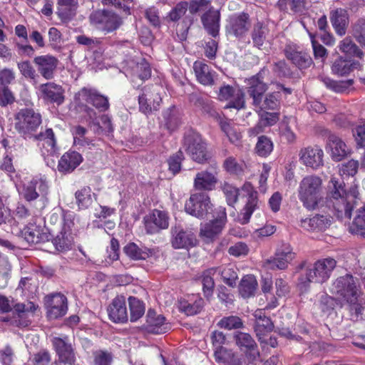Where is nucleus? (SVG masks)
<instances>
[{
    "label": "nucleus",
    "mask_w": 365,
    "mask_h": 365,
    "mask_svg": "<svg viewBox=\"0 0 365 365\" xmlns=\"http://www.w3.org/2000/svg\"><path fill=\"white\" fill-rule=\"evenodd\" d=\"M353 34L357 41L365 47V19H359L354 24Z\"/></svg>",
    "instance_id": "61"
},
{
    "label": "nucleus",
    "mask_w": 365,
    "mask_h": 365,
    "mask_svg": "<svg viewBox=\"0 0 365 365\" xmlns=\"http://www.w3.org/2000/svg\"><path fill=\"white\" fill-rule=\"evenodd\" d=\"M328 206L336 212L339 218L350 219L353 205L344 189V182L336 177H332L328 185Z\"/></svg>",
    "instance_id": "3"
},
{
    "label": "nucleus",
    "mask_w": 365,
    "mask_h": 365,
    "mask_svg": "<svg viewBox=\"0 0 365 365\" xmlns=\"http://www.w3.org/2000/svg\"><path fill=\"white\" fill-rule=\"evenodd\" d=\"M48 193V185L46 179L42 178H34L29 182L24 183L21 195L25 200L31 202L41 196L46 199Z\"/></svg>",
    "instance_id": "14"
},
{
    "label": "nucleus",
    "mask_w": 365,
    "mask_h": 365,
    "mask_svg": "<svg viewBox=\"0 0 365 365\" xmlns=\"http://www.w3.org/2000/svg\"><path fill=\"white\" fill-rule=\"evenodd\" d=\"M52 344L61 362L72 365L76 360L71 344L67 336L53 337Z\"/></svg>",
    "instance_id": "20"
},
{
    "label": "nucleus",
    "mask_w": 365,
    "mask_h": 365,
    "mask_svg": "<svg viewBox=\"0 0 365 365\" xmlns=\"http://www.w3.org/2000/svg\"><path fill=\"white\" fill-rule=\"evenodd\" d=\"M128 303L130 312V321L135 322L139 319L145 313L143 303L135 297L128 298Z\"/></svg>",
    "instance_id": "50"
},
{
    "label": "nucleus",
    "mask_w": 365,
    "mask_h": 365,
    "mask_svg": "<svg viewBox=\"0 0 365 365\" xmlns=\"http://www.w3.org/2000/svg\"><path fill=\"white\" fill-rule=\"evenodd\" d=\"M171 244L175 249H188L197 244L195 234L190 230H185L179 226L171 229Z\"/></svg>",
    "instance_id": "18"
},
{
    "label": "nucleus",
    "mask_w": 365,
    "mask_h": 365,
    "mask_svg": "<svg viewBox=\"0 0 365 365\" xmlns=\"http://www.w3.org/2000/svg\"><path fill=\"white\" fill-rule=\"evenodd\" d=\"M190 101L194 106L199 108L202 113L213 118H217L219 113L215 108L212 101L208 98H204L197 95L191 96Z\"/></svg>",
    "instance_id": "39"
},
{
    "label": "nucleus",
    "mask_w": 365,
    "mask_h": 365,
    "mask_svg": "<svg viewBox=\"0 0 365 365\" xmlns=\"http://www.w3.org/2000/svg\"><path fill=\"white\" fill-rule=\"evenodd\" d=\"M330 21L339 36H342L346 34L349 25V15L346 10L339 8L332 11L330 14Z\"/></svg>",
    "instance_id": "37"
},
{
    "label": "nucleus",
    "mask_w": 365,
    "mask_h": 365,
    "mask_svg": "<svg viewBox=\"0 0 365 365\" xmlns=\"http://www.w3.org/2000/svg\"><path fill=\"white\" fill-rule=\"evenodd\" d=\"M217 325L221 328L230 330L242 327V322L240 318L237 316H230L223 317L218 322Z\"/></svg>",
    "instance_id": "59"
},
{
    "label": "nucleus",
    "mask_w": 365,
    "mask_h": 365,
    "mask_svg": "<svg viewBox=\"0 0 365 365\" xmlns=\"http://www.w3.org/2000/svg\"><path fill=\"white\" fill-rule=\"evenodd\" d=\"M217 174L216 169L198 172L194 179L195 189L205 191L214 190L218 182Z\"/></svg>",
    "instance_id": "26"
},
{
    "label": "nucleus",
    "mask_w": 365,
    "mask_h": 365,
    "mask_svg": "<svg viewBox=\"0 0 365 365\" xmlns=\"http://www.w3.org/2000/svg\"><path fill=\"white\" fill-rule=\"evenodd\" d=\"M169 217L165 211L154 210L151 215L144 218L145 227L147 233L155 234L160 230L167 229L169 225Z\"/></svg>",
    "instance_id": "21"
},
{
    "label": "nucleus",
    "mask_w": 365,
    "mask_h": 365,
    "mask_svg": "<svg viewBox=\"0 0 365 365\" xmlns=\"http://www.w3.org/2000/svg\"><path fill=\"white\" fill-rule=\"evenodd\" d=\"M324 151L318 146L307 147L302 149L299 159L307 167L318 169L323 165Z\"/></svg>",
    "instance_id": "24"
},
{
    "label": "nucleus",
    "mask_w": 365,
    "mask_h": 365,
    "mask_svg": "<svg viewBox=\"0 0 365 365\" xmlns=\"http://www.w3.org/2000/svg\"><path fill=\"white\" fill-rule=\"evenodd\" d=\"M40 96L46 101L61 105L64 101V90L62 86L53 82L43 83L39 86Z\"/></svg>",
    "instance_id": "25"
},
{
    "label": "nucleus",
    "mask_w": 365,
    "mask_h": 365,
    "mask_svg": "<svg viewBox=\"0 0 365 365\" xmlns=\"http://www.w3.org/2000/svg\"><path fill=\"white\" fill-rule=\"evenodd\" d=\"M330 292L337 298L345 300L356 316L363 314L364 307L360 303V292L354 277L350 274L337 278L330 287Z\"/></svg>",
    "instance_id": "1"
},
{
    "label": "nucleus",
    "mask_w": 365,
    "mask_h": 365,
    "mask_svg": "<svg viewBox=\"0 0 365 365\" xmlns=\"http://www.w3.org/2000/svg\"><path fill=\"white\" fill-rule=\"evenodd\" d=\"M223 192L226 197L227 204L229 205H234L238 198L239 190L228 182H225L222 186Z\"/></svg>",
    "instance_id": "62"
},
{
    "label": "nucleus",
    "mask_w": 365,
    "mask_h": 365,
    "mask_svg": "<svg viewBox=\"0 0 365 365\" xmlns=\"http://www.w3.org/2000/svg\"><path fill=\"white\" fill-rule=\"evenodd\" d=\"M280 92L275 91L263 96L262 98H259L257 103L253 106L260 110H276L280 105Z\"/></svg>",
    "instance_id": "38"
},
{
    "label": "nucleus",
    "mask_w": 365,
    "mask_h": 365,
    "mask_svg": "<svg viewBox=\"0 0 365 365\" xmlns=\"http://www.w3.org/2000/svg\"><path fill=\"white\" fill-rule=\"evenodd\" d=\"M353 135L356 145L365 147V122H361L353 130Z\"/></svg>",
    "instance_id": "64"
},
{
    "label": "nucleus",
    "mask_w": 365,
    "mask_h": 365,
    "mask_svg": "<svg viewBox=\"0 0 365 365\" xmlns=\"http://www.w3.org/2000/svg\"><path fill=\"white\" fill-rule=\"evenodd\" d=\"M188 9V3L181 1L178 2L169 12L168 18L171 21L180 20L187 12Z\"/></svg>",
    "instance_id": "57"
},
{
    "label": "nucleus",
    "mask_w": 365,
    "mask_h": 365,
    "mask_svg": "<svg viewBox=\"0 0 365 365\" xmlns=\"http://www.w3.org/2000/svg\"><path fill=\"white\" fill-rule=\"evenodd\" d=\"M272 150L273 144L269 138L264 135L258 138L255 150L259 156L266 157L270 154Z\"/></svg>",
    "instance_id": "53"
},
{
    "label": "nucleus",
    "mask_w": 365,
    "mask_h": 365,
    "mask_svg": "<svg viewBox=\"0 0 365 365\" xmlns=\"http://www.w3.org/2000/svg\"><path fill=\"white\" fill-rule=\"evenodd\" d=\"M76 98L79 103H91L102 111L109 108L107 97L101 95L95 89L83 88L77 93Z\"/></svg>",
    "instance_id": "19"
},
{
    "label": "nucleus",
    "mask_w": 365,
    "mask_h": 365,
    "mask_svg": "<svg viewBox=\"0 0 365 365\" xmlns=\"http://www.w3.org/2000/svg\"><path fill=\"white\" fill-rule=\"evenodd\" d=\"M223 167L228 173L239 175L243 172L245 164L230 156L225 160Z\"/></svg>",
    "instance_id": "55"
},
{
    "label": "nucleus",
    "mask_w": 365,
    "mask_h": 365,
    "mask_svg": "<svg viewBox=\"0 0 365 365\" xmlns=\"http://www.w3.org/2000/svg\"><path fill=\"white\" fill-rule=\"evenodd\" d=\"M231 98L234 100L227 106V108L240 109L245 106V95L240 89H235L234 87L227 85L220 88L219 91V99L227 101Z\"/></svg>",
    "instance_id": "29"
},
{
    "label": "nucleus",
    "mask_w": 365,
    "mask_h": 365,
    "mask_svg": "<svg viewBox=\"0 0 365 365\" xmlns=\"http://www.w3.org/2000/svg\"><path fill=\"white\" fill-rule=\"evenodd\" d=\"M193 70L199 83L204 86H212L215 83L216 73L202 61H195Z\"/></svg>",
    "instance_id": "35"
},
{
    "label": "nucleus",
    "mask_w": 365,
    "mask_h": 365,
    "mask_svg": "<svg viewBox=\"0 0 365 365\" xmlns=\"http://www.w3.org/2000/svg\"><path fill=\"white\" fill-rule=\"evenodd\" d=\"M81 155L76 151L65 153L58 161V170L63 173H71L82 162Z\"/></svg>",
    "instance_id": "34"
},
{
    "label": "nucleus",
    "mask_w": 365,
    "mask_h": 365,
    "mask_svg": "<svg viewBox=\"0 0 365 365\" xmlns=\"http://www.w3.org/2000/svg\"><path fill=\"white\" fill-rule=\"evenodd\" d=\"M341 51L346 53L349 55L356 56L361 58L364 56L363 52L358 48V46L349 38H345L341 41L339 45Z\"/></svg>",
    "instance_id": "54"
},
{
    "label": "nucleus",
    "mask_w": 365,
    "mask_h": 365,
    "mask_svg": "<svg viewBox=\"0 0 365 365\" xmlns=\"http://www.w3.org/2000/svg\"><path fill=\"white\" fill-rule=\"evenodd\" d=\"M75 197L80 209H86L92 204V190L89 187H85L76 191Z\"/></svg>",
    "instance_id": "49"
},
{
    "label": "nucleus",
    "mask_w": 365,
    "mask_h": 365,
    "mask_svg": "<svg viewBox=\"0 0 365 365\" xmlns=\"http://www.w3.org/2000/svg\"><path fill=\"white\" fill-rule=\"evenodd\" d=\"M262 75L259 72L247 80V93L252 98V105L257 103L259 98H262L267 90V86L263 82Z\"/></svg>",
    "instance_id": "31"
},
{
    "label": "nucleus",
    "mask_w": 365,
    "mask_h": 365,
    "mask_svg": "<svg viewBox=\"0 0 365 365\" xmlns=\"http://www.w3.org/2000/svg\"><path fill=\"white\" fill-rule=\"evenodd\" d=\"M251 27V20L246 13L234 14L229 17L225 26L226 33L237 38H242Z\"/></svg>",
    "instance_id": "13"
},
{
    "label": "nucleus",
    "mask_w": 365,
    "mask_h": 365,
    "mask_svg": "<svg viewBox=\"0 0 365 365\" xmlns=\"http://www.w3.org/2000/svg\"><path fill=\"white\" fill-rule=\"evenodd\" d=\"M220 14L219 11L210 7L201 16V21L207 33L213 37L218 35L220 29Z\"/></svg>",
    "instance_id": "32"
},
{
    "label": "nucleus",
    "mask_w": 365,
    "mask_h": 365,
    "mask_svg": "<svg viewBox=\"0 0 365 365\" xmlns=\"http://www.w3.org/2000/svg\"><path fill=\"white\" fill-rule=\"evenodd\" d=\"M73 226L74 215L71 212L64 213L61 230L52 240L56 250L66 252L72 249L74 243Z\"/></svg>",
    "instance_id": "6"
},
{
    "label": "nucleus",
    "mask_w": 365,
    "mask_h": 365,
    "mask_svg": "<svg viewBox=\"0 0 365 365\" xmlns=\"http://www.w3.org/2000/svg\"><path fill=\"white\" fill-rule=\"evenodd\" d=\"M331 219L329 215H316L312 218L302 219L301 226L309 231H324L331 225Z\"/></svg>",
    "instance_id": "33"
},
{
    "label": "nucleus",
    "mask_w": 365,
    "mask_h": 365,
    "mask_svg": "<svg viewBox=\"0 0 365 365\" xmlns=\"http://www.w3.org/2000/svg\"><path fill=\"white\" fill-rule=\"evenodd\" d=\"M323 135L327 139V147L334 161H341L348 155L349 150L341 138L329 130H324Z\"/></svg>",
    "instance_id": "15"
},
{
    "label": "nucleus",
    "mask_w": 365,
    "mask_h": 365,
    "mask_svg": "<svg viewBox=\"0 0 365 365\" xmlns=\"http://www.w3.org/2000/svg\"><path fill=\"white\" fill-rule=\"evenodd\" d=\"M15 359V352L13 347L6 344L0 348V362L2 365H12Z\"/></svg>",
    "instance_id": "60"
},
{
    "label": "nucleus",
    "mask_w": 365,
    "mask_h": 365,
    "mask_svg": "<svg viewBox=\"0 0 365 365\" xmlns=\"http://www.w3.org/2000/svg\"><path fill=\"white\" fill-rule=\"evenodd\" d=\"M91 19L98 29L107 33L115 31L123 24V20L118 15L105 10L96 11L91 16Z\"/></svg>",
    "instance_id": "12"
},
{
    "label": "nucleus",
    "mask_w": 365,
    "mask_h": 365,
    "mask_svg": "<svg viewBox=\"0 0 365 365\" xmlns=\"http://www.w3.org/2000/svg\"><path fill=\"white\" fill-rule=\"evenodd\" d=\"M19 234L29 244L38 242L39 231L34 225L25 227L23 230L19 231Z\"/></svg>",
    "instance_id": "58"
},
{
    "label": "nucleus",
    "mask_w": 365,
    "mask_h": 365,
    "mask_svg": "<svg viewBox=\"0 0 365 365\" xmlns=\"http://www.w3.org/2000/svg\"><path fill=\"white\" fill-rule=\"evenodd\" d=\"M349 231L365 237V205L358 209L356 215L349 227Z\"/></svg>",
    "instance_id": "45"
},
{
    "label": "nucleus",
    "mask_w": 365,
    "mask_h": 365,
    "mask_svg": "<svg viewBox=\"0 0 365 365\" xmlns=\"http://www.w3.org/2000/svg\"><path fill=\"white\" fill-rule=\"evenodd\" d=\"M336 266V261L333 258H324L317 260L312 265L306 267L302 273L298 286L302 291H307L310 283L323 284L331 277Z\"/></svg>",
    "instance_id": "2"
},
{
    "label": "nucleus",
    "mask_w": 365,
    "mask_h": 365,
    "mask_svg": "<svg viewBox=\"0 0 365 365\" xmlns=\"http://www.w3.org/2000/svg\"><path fill=\"white\" fill-rule=\"evenodd\" d=\"M45 299L48 318L57 319L66 314L68 309L67 299L63 294H52L46 296Z\"/></svg>",
    "instance_id": "16"
},
{
    "label": "nucleus",
    "mask_w": 365,
    "mask_h": 365,
    "mask_svg": "<svg viewBox=\"0 0 365 365\" xmlns=\"http://www.w3.org/2000/svg\"><path fill=\"white\" fill-rule=\"evenodd\" d=\"M94 365H110L113 356L106 351L98 350L93 353Z\"/></svg>",
    "instance_id": "63"
},
{
    "label": "nucleus",
    "mask_w": 365,
    "mask_h": 365,
    "mask_svg": "<svg viewBox=\"0 0 365 365\" xmlns=\"http://www.w3.org/2000/svg\"><path fill=\"white\" fill-rule=\"evenodd\" d=\"M217 273L222 277L223 282L230 287H235L238 275L236 269L232 265H226L216 267Z\"/></svg>",
    "instance_id": "48"
},
{
    "label": "nucleus",
    "mask_w": 365,
    "mask_h": 365,
    "mask_svg": "<svg viewBox=\"0 0 365 365\" xmlns=\"http://www.w3.org/2000/svg\"><path fill=\"white\" fill-rule=\"evenodd\" d=\"M322 180L316 175L304 177L298 188V197L303 206L309 210L317 209L322 199Z\"/></svg>",
    "instance_id": "4"
},
{
    "label": "nucleus",
    "mask_w": 365,
    "mask_h": 365,
    "mask_svg": "<svg viewBox=\"0 0 365 365\" xmlns=\"http://www.w3.org/2000/svg\"><path fill=\"white\" fill-rule=\"evenodd\" d=\"M269 34L268 28L261 22L256 23L251 32L252 43L255 46L262 48L267 41Z\"/></svg>",
    "instance_id": "43"
},
{
    "label": "nucleus",
    "mask_w": 365,
    "mask_h": 365,
    "mask_svg": "<svg viewBox=\"0 0 365 365\" xmlns=\"http://www.w3.org/2000/svg\"><path fill=\"white\" fill-rule=\"evenodd\" d=\"M34 63L38 73L46 80H51L54 76L58 60L51 55L36 56Z\"/></svg>",
    "instance_id": "22"
},
{
    "label": "nucleus",
    "mask_w": 365,
    "mask_h": 365,
    "mask_svg": "<svg viewBox=\"0 0 365 365\" xmlns=\"http://www.w3.org/2000/svg\"><path fill=\"white\" fill-rule=\"evenodd\" d=\"M353 69L352 64L344 59H336L331 67L332 72L339 76H344L349 73Z\"/></svg>",
    "instance_id": "56"
},
{
    "label": "nucleus",
    "mask_w": 365,
    "mask_h": 365,
    "mask_svg": "<svg viewBox=\"0 0 365 365\" xmlns=\"http://www.w3.org/2000/svg\"><path fill=\"white\" fill-rule=\"evenodd\" d=\"M216 360L222 361L225 365H246L245 357L232 353L231 351H220L216 354Z\"/></svg>",
    "instance_id": "46"
},
{
    "label": "nucleus",
    "mask_w": 365,
    "mask_h": 365,
    "mask_svg": "<svg viewBox=\"0 0 365 365\" xmlns=\"http://www.w3.org/2000/svg\"><path fill=\"white\" fill-rule=\"evenodd\" d=\"M262 312H259L255 314L256 317V322L255 326V330L256 331L257 335L259 336V339L261 340V336L265 334L266 332L271 331L274 328V324L272 322L271 319L266 317L262 315Z\"/></svg>",
    "instance_id": "47"
},
{
    "label": "nucleus",
    "mask_w": 365,
    "mask_h": 365,
    "mask_svg": "<svg viewBox=\"0 0 365 365\" xmlns=\"http://www.w3.org/2000/svg\"><path fill=\"white\" fill-rule=\"evenodd\" d=\"M185 211L197 218L207 217L212 212V204L208 194L196 192L192 194L185 205Z\"/></svg>",
    "instance_id": "7"
},
{
    "label": "nucleus",
    "mask_w": 365,
    "mask_h": 365,
    "mask_svg": "<svg viewBox=\"0 0 365 365\" xmlns=\"http://www.w3.org/2000/svg\"><path fill=\"white\" fill-rule=\"evenodd\" d=\"M257 288V282L254 275L247 274L242 277L239 285V292L244 298L255 295Z\"/></svg>",
    "instance_id": "42"
},
{
    "label": "nucleus",
    "mask_w": 365,
    "mask_h": 365,
    "mask_svg": "<svg viewBox=\"0 0 365 365\" xmlns=\"http://www.w3.org/2000/svg\"><path fill=\"white\" fill-rule=\"evenodd\" d=\"M242 191L245 192L247 196V202L240 214L242 215V218L240 219V221L242 224H246L249 222L252 212L257 207V192L254 190L253 186L250 182L244 184Z\"/></svg>",
    "instance_id": "30"
},
{
    "label": "nucleus",
    "mask_w": 365,
    "mask_h": 365,
    "mask_svg": "<svg viewBox=\"0 0 365 365\" xmlns=\"http://www.w3.org/2000/svg\"><path fill=\"white\" fill-rule=\"evenodd\" d=\"M109 319L115 323H124L128 320L125 297L117 296L107 308Z\"/></svg>",
    "instance_id": "23"
},
{
    "label": "nucleus",
    "mask_w": 365,
    "mask_h": 365,
    "mask_svg": "<svg viewBox=\"0 0 365 365\" xmlns=\"http://www.w3.org/2000/svg\"><path fill=\"white\" fill-rule=\"evenodd\" d=\"M187 153L198 163H203L207 159L206 143L198 133H190L185 138Z\"/></svg>",
    "instance_id": "10"
},
{
    "label": "nucleus",
    "mask_w": 365,
    "mask_h": 365,
    "mask_svg": "<svg viewBox=\"0 0 365 365\" xmlns=\"http://www.w3.org/2000/svg\"><path fill=\"white\" fill-rule=\"evenodd\" d=\"M145 329L149 333L160 334L167 332L170 327L165 322V318L152 309H149L146 315Z\"/></svg>",
    "instance_id": "28"
},
{
    "label": "nucleus",
    "mask_w": 365,
    "mask_h": 365,
    "mask_svg": "<svg viewBox=\"0 0 365 365\" xmlns=\"http://www.w3.org/2000/svg\"><path fill=\"white\" fill-rule=\"evenodd\" d=\"M295 257V253L287 243H282L277 249L274 256L266 259L264 266L271 269H285Z\"/></svg>",
    "instance_id": "11"
},
{
    "label": "nucleus",
    "mask_w": 365,
    "mask_h": 365,
    "mask_svg": "<svg viewBox=\"0 0 365 365\" xmlns=\"http://www.w3.org/2000/svg\"><path fill=\"white\" fill-rule=\"evenodd\" d=\"M15 120V129L24 139H31L42 122L41 114L32 108L20 110Z\"/></svg>",
    "instance_id": "5"
},
{
    "label": "nucleus",
    "mask_w": 365,
    "mask_h": 365,
    "mask_svg": "<svg viewBox=\"0 0 365 365\" xmlns=\"http://www.w3.org/2000/svg\"><path fill=\"white\" fill-rule=\"evenodd\" d=\"M204 306V301L200 298L196 299L193 303L187 301H180L179 304V309L180 311L185 312L187 315H194L199 313Z\"/></svg>",
    "instance_id": "51"
},
{
    "label": "nucleus",
    "mask_w": 365,
    "mask_h": 365,
    "mask_svg": "<svg viewBox=\"0 0 365 365\" xmlns=\"http://www.w3.org/2000/svg\"><path fill=\"white\" fill-rule=\"evenodd\" d=\"M31 139L38 142V145L41 146L48 155H53L55 153L56 139L51 128H46L38 133H35Z\"/></svg>",
    "instance_id": "36"
},
{
    "label": "nucleus",
    "mask_w": 365,
    "mask_h": 365,
    "mask_svg": "<svg viewBox=\"0 0 365 365\" xmlns=\"http://www.w3.org/2000/svg\"><path fill=\"white\" fill-rule=\"evenodd\" d=\"M284 54L287 58L299 69H305L312 64L311 56L299 46L288 44L285 46Z\"/></svg>",
    "instance_id": "17"
},
{
    "label": "nucleus",
    "mask_w": 365,
    "mask_h": 365,
    "mask_svg": "<svg viewBox=\"0 0 365 365\" xmlns=\"http://www.w3.org/2000/svg\"><path fill=\"white\" fill-rule=\"evenodd\" d=\"M213 217L212 220L202 225L200 227V236L207 242L212 240L222 232L227 222L225 208L222 207L217 208Z\"/></svg>",
    "instance_id": "9"
},
{
    "label": "nucleus",
    "mask_w": 365,
    "mask_h": 365,
    "mask_svg": "<svg viewBox=\"0 0 365 365\" xmlns=\"http://www.w3.org/2000/svg\"><path fill=\"white\" fill-rule=\"evenodd\" d=\"M123 250L127 256L134 260L145 259L153 254L150 249L145 247H140L133 242L125 246Z\"/></svg>",
    "instance_id": "40"
},
{
    "label": "nucleus",
    "mask_w": 365,
    "mask_h": 365,
    "mask_svg": "<svg viewBox=\"0 0 365 365\" xmlns=\"http://www.w3.org/2000/svg\"><path fill=\"white\" fill-rule=\"evenodd\" d=\"M165 126L170 131H173L178 128L180 124V119L175 109L169 108L163 113Z\"/></svg>",
    "instance_id": "52"
},
{
    "label": "nucleus",
    "mask_w": 365,
    "mask_h": 365,
    "mask_svg": "<svg viewBox=\"0 0 365 365\" xmlns=\"http://www.w3.org/2000/svg\"><path fill=\"white\" fill-rule=\"evenodd\" d=\"M162 87L159 85L145 86L142 93L138 96L139 110L145 114H149L159 108L162 98L160 91Z\"/></svg>",
    "instance_id": "8"
},
{
    "label": "nucleus",
    "mask_w": 365,
    "mask_h": 365,
    "mask_svg": "<svg viewBox=\"0 0 365 365\" xmlns=\"http://www.w3.org/2000/svg\"><path fill=\"white\" fill-rule=\"evenodd\" d=\"M235 339L240 349L246 354L250 360H255L259 356L257 344L250 334L237 332Z\"/></svg>",
    "instance_id": "27"
},
{
    "label": "nucleus",
    "mask_w": 365,
    "mask_h": 365,
    "mask_svg": "<svg viewBox=\"0 0 365 365\" xmlns=\"http://www.w3.org/2000/svg\"><path fill=\"white\" fill-rule=\"evenodd\" d=\"M58 14L61 19L68 20L73 17L78 7V0H58Z\"/></svg>",
    "instance_id": "41"
},
{
    "label": "nucleus",
    "mask_w": 365,
    "mask_h": 365,
    "mask_svg": "<svg viewBox=\"0 0 365 365\" xmlns=\"http://www.w3.org/2000/svg\"><path fill=\"white\" fill-rule=\"evenodd\" d=\"M217 272V268L212 267L203 272L202 274V291L205 297L207 299L213 294L215 282L212 277Z\"/></svg>",
    "instance_id": "44"
}]
</instances>
